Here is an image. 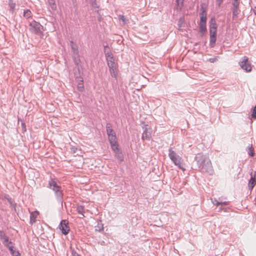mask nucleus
Wrapping results in <instances>:
<instances>
[{"instance_id": "28", "label": "nucleus", "mask_w": 256, "mask_h": 256, "mask_svg": "<svg viewBox=\"0 0 256 256\" xmlns=\"http://www.w3.org/2000/svg\"><path fill=\"white\" fill-rule=\"evenodd\" d=\"M24 16L26 18H28L32 16V12L29 10H26L24 12Z\"/></svg>"}, {"instance_id": "4", "label": "nucleus", "mask_w": 256, "mask_h": 256, "mask_svg": "<svg viewBox=\"0 0 256 256\" xmlns=\"http://www.w3.org/2000/svg\"><path fill=\"white\" fill-rule=\"evenodd\" d=\"M30 30L35 34L40 35L44 30L43 26L40 23L33 20L30 24Z\"/></svg>"}, {"instance_id": "30", "label": "nucleus", "mask_w": 256, "mask_h": 256, "mask_svg": "<svg viewBox=\"0 0 256 256\" xmlns=\"http://www.w3.org/2000/svg\"><path fill=\"white\" fill-rule=\"evenodd\" d=\"M108 65L109 68H114V66H116V64L114 62V60H108Z\"/></svg>"}, {"instance_id": "33", "label": "nucleus", "mask_w": 256, "mask_h": 256, "mask_svg": "<svg viewBox=\"0 0 256 256\" xmlns=\"http://www.w3.org/2000/svg\"><path fill=\"white\" fill-rule=\"evenodd\" d=\"M232 6L233 8H239V2L238 0L233 1Z\"/></svg>"}, {"instance_id": "24", "label": "nucleus", "mask_w": 256, "mask_h": 256, "mask_svg": "<svg viewBox=\"0 0 256 256\" xmlns=\"http://www.w3.org/2000/svg\"><path fill=\"white\" fill-rule=\"evenodd\" d=\"M105 55L106 58L107 63L108 62V60H114L112 54L110 52L105 53Z\"/></svg>"}, {"instance_id": "17", "label": "nucleus", "mask_w": 256, "mask_h": 256, "mask_svg": "<svg viewBox=\"0 0 256 256\" xmlns=\"http://www.w3.org/2000/svg\"><path fill=\"white\" fill-rule=\"evenodd\" d=\"M38 214V212H31L30 216V222L31 224L34 223L36 220V216Z\"/></svg>"}, {"instance_id": "26", "label": "nucleus", "mask_w": 256, "mask_h": 256, "mask_svg": "<svg viewBox=\"0 0 256 256\" xmlns=\"http://www.w3.org/2000/svg\"><path fill=\"white\" fill-rule=\"evenodd\" d=\"M217 28L216 24V22L214 18H212L210 20V28Z\"/></svg>"}, {"instance_id": "14", "label": "nucleus", "mask_w": 256, "mask_h": 256, "mask_svg": "<svg viewBox=\"0 0 256 256\" xmlns=\"http://www.w3.org/2000/svg\"><path fill=\"white\" fill-rule=\"evenodd\" d=\"M58 185L57 184V182L56 179L50 178V180L48 182V187L50 189H53L55 188Z\"/></svg>"}, {"instance_id": "34", "label": "nucleus", "mask_w": 256, "mask_h": 256, "mask_svg": "<svg viewBox=\"0 0 256 256\" xmlns=\"http://www.w3.org/2000/svg\"><path fill=\"white\" fill-rule=\"evenodd\" d=\"M252 116V118H256V106L254 107Z\"/></svg>"}, {"instance_id": "23", "label": "nucleus", "mask_w": 256, "mask_h": 256, "mask_svg": "<svg viewBox=\"0 0 256 256\" xmlns=\"http://www.w3.org/2000/svg\"><path fill=\"white\" fill-rule=\"evenodd\" d=\"M48 2L51 8L55 10H56V0H48Z\"/></svg>"}, {"instance_id": "1", "label": "nucleus", "mask_w": 256, "mask_h": 256, "mask_svg": "<svg viewBox=\"0 0 256 256\" xmlns=\"http://www.w3.org/2000/svg\"><path fill=\"white\" fill-rule=\"evenodd\" d=\"M194 160L196 162L198 168L202 172H205L210 175L213 174L214 170L210 160L208 156L200 153L196 154Z\"/></svg>"}, {"instance_id": "5", "label": "nucleus", "mask_w": 256, "mask_h": 256, "mask_svg": "<svg viewBox=\"0 0 256 256\" xmlns=\"http://www.w3.org/2000/svg\"><path fill=\"white\" fill-rule=\"evenodd\" d=\"M248 57L244 56L242 58V60L239 62L240 66L246 72L252 71V66L248 62Z\"/></svg>"}, {"instance_id": "42", "label": "nucleus", "mask_w": 256, "mask_h": 256, "mask_svg": "<svg viewBox=\"0 0 256 256\" xmlns=\"http://www.w3.org/2000/svg\"><path fill=\"white\" fill-rule=\"evenodd\" d=\"M100 18H101V17H100V18H98V20H99V21H100Z\"/></svg>"}, {"instance_id": "13", "label": "nucleus", "mask_w": 256, "mask_h": 256, "mask_svg": "<svg viewBox=\"0 0 256 256\" xmlns=\"http://www.w3.org/2000/svg\"><path fill=\"white\" fill-rule=\"evenodd\" d=\"M216 34L210 33V44L211 47H214L216 42Z\"/></svg>"}, {"instance_id": "31", "label": "nucleus", "mask_w": 256, "mask_h": 256, "mask_svg": "<svg viewBox=\"0 0 256 256\" xmlns=\"http://www.w3.org/2000/svg\"><path fill=\"white\" fill-rule=\"evenodd\" d=\"M248 153L252 156H254V148L252 146V144L250 145V146L248 148Z\"/></svg>"}, {"instance_id": "27", "label": "nucleus", "mask_w": 256, "mask_h": 256, "mask_svg": "<svg viewBox=\"0 0 256 256\" xmlns=\"http://www.w3.org/2000/svg\"><path fill=\"white\" fill-rule=\"evenodd\" d=\"M177 9L181 10L184 6V0H176Z\"/></svg>"}, {"instance_id": "3", "label": "nucleus", "mask_w": 256, "mask_h": 256, "mask_svg": "<svg viewBox=\"0 0 256 256\" xmlns=\"http://www.w3.org/2000/svg\"><path fill=\"white\" fill-rule=\"evenodd\" d=\"M168 152V156L174 164L178 166L180 169L184 170L185 168H184L182 162V158L178 155L172 148H170Z\"/></svg>"}, {"instance_id": "20", "label": "nucleus", "mask_w": 256, "mask_h": 256, "mask_svg": "<svg viewBox=\"0 0 256 256\" xmlns=\"http://www.w3.org/2000/svg\"><path fill=\"white\" fill-rule=\"evenodd\" d=\"M200 31L202 33L201 36H203L204 33L206 31V24L200 23Z\"/></svg>"}, {"instance_id": "6", "label": "nucleus", "mask_w": 256, "mask_h": 256, "mask_svg": "<svg viewBox=\"0 0 256 256\" xmlns=\"http://www.w3.org/2000/svg\"><path fill=\"white\" fill-rule=\"evenodd\" d=\"M68 224V222L66 220H62L59 226L60 229L62 230V233L65 235L67 234L70 231V228Z\"/></svg>"}, {"instance_id": "15", "label": "nucleus", "mask_w": 256, "mask_h": 256, "mask_svg": "<svg viewBox=\"0 0 256 256\" xmlns=\"http://www.w3.org/2000/svg\"><path fill=\"white\" fill-rule=\"evenodd\" d=\"M78 90L80 92H82L84 89L82 78H78Z\"/></svg>"}, {"instance_id": "16", "label": "nucleus", "mask_w": 256, "mask_h": 256, "mask_svg": "<svg viewBox=\"0 0 256 256\" xmlns=\"http://www.w3.org/2000/svg\"><path fill=\"white\" fill-rule=\"evenodd\" d=\"M8 248L10 250L11 254H12V256H20V252L18 251H16L14 246H8Z\"/></svg>"}, {"instance_id": "18", "label": "nucleus", "mask_w": 256, "mask_h": 256, "mask_svg": "<svg viewBox=\"0 0 256 256\" xmlns=\"http://www.w3.org/2000/svg\"><path fill=\"white\" fill-rule=\"evenodd\" d=\"M106 132L108 136L115 134L112 128V126L110 124H107L106 126Z\"/></svg>"}, {"instance_id": "9", "label": "nucleus", "mask_w": 256, "mask_h": 256, "mask_svg": "<svg viewBox=\"0 0 256 256\" xmlns=\"http://www.w3.org/2000/svg\"><path fill=\"white\" fill-rule=\"evenodd\" d=\"M202 12L200 13V23L206 24V12L203 6L201 8Z\"/></svg>"}, {"instance_id": "25", "label": "nucleus", "mask_w": 256, "mask_h": 256, "mask_svg": "<svg viewBox=\"0 0 256 256\" xmlns=\"http://www.w3.org/2000/svg\"><path fill=\"white\" fill-rule=\"evenodd\" d=\"M4 242L3 244H4L6 246H8L9 244H12L11 241H9V238L7 236H6L4 238Z\"/></svg>"}, {"instance_id": "39", "label": "nucleus", "mask_w": 256, "mask_h": 256, "mask_svg": "<svg viewBox=\"0 0 256 256\" xmlns=\"http://www.w3.org/2000/svg\"><path fill=\"white\" fill-rule=\"evenodd\" d=\"M254 14L256 15V6L254 8Z\"/></svg>"}, {"instance_id": "29", "label": "nucleus", "mask_w": 256, "mask_h": 256, "mask_svg": "<svg viewBox=\"0 0 256 256\" xmlns=\"http://www.w3.org/2000/svg\"><path fill=\"white\" fill-rule=\"evenodd\" d=\"M119 20H122L124 24H126L128 22V20L122 15L119 16Z\"/></svg>"}, {"instance_id": "37", "label": "nucleus", "mask_w": 256, "mask_h": 256, "mask_svg": "<svg viewBox=\"0 0 256 256\" xmlns=\"http://www.w3.org/2000/svg\"><path fill=\"white\" fill-rule=\"evenodd\" d=\"M222 0H216V4L219 6H220Z\"/></svg>"}, {"instance_id": "38", "label": "nucleus", "mask_w": 256, "mask_h": 256, "mask_svg": "<svg viewBox=\"0 0 256 256\" xmlns=\"http://www.w3.org/2000/svg\"><path fill=\"white\" fill-rule=\"evenodd\" d=\"M10 8L13 10L14 9L15 4H10Z\"/></svg>"}, {"instance_id": "40", "label": "nucleus", "mask_w": 256, "mask_h": 256, "mask_svg": "<svg viewBox=\"0 0 256 256\" xmlns=\"http://www.w3.org/2000/svg\"><path fill=\"white\" fill-rule=\"evenodd\" d=\"M221 204V203L218 202H216V204L217 206H218V204Z\"/></svg>"}, {"instance_id": "21", "label": "nucleus", "mask_w": 256, "mask_h": 256, "mask_svg": "<svg viewBox=\"0 0 256 256\" xmlns=\"http://www.w3.org/2000/svg\"><path fill=\"white\" fill-rule=\"evenodd\" d=\"M110 75L112 77L116 78L117 76L116 66L109 68Z\"/></svg>"}, {"instance_id": "32", "label": "nucleus", "mask_w": 256, "mask_h": 256, "mask_svg": "<svg viewBox=\"0 0 256 256\" xmlns=\"http://www.w3.org/2000/svg\"><path fill=\"white\" fill-rule=\"evenodd\" d=\"M77 211L80 214H81L82 216H84V215L83 214L84 213V208L82 206H78L77 208Z\"/></svg>"}, {"instance_id": "19", "label": "nucleus", "mask_w": 256, "mask_h": 256, "mask_svg": "<svg viewBox=\"0 0 256 256\" xmlns=\"http://www.w3.org/2000/svg\"><path fill=\"white\" fill-rule=\"evenodd\" d=\"M240 10L239 8H232V20H235L237 18L238 16Z\"/></svg>"}, {"instance_id": "22", "label": "nucleus", "mask_w": 256, "mask_h": 256, "mask_svg": "<svg viewBox=\"0 0 256 256\" xmlns=\"http://www.w3.org/2000/svg\"><path fill=\"white\" fill-rule=\"evenodd\" d=\"M256 184V181L255 179L254 178H252V176L250 180H249V182H248L249 189L252 190L254 188V186Z\"/></svg>"}, {"instance_id": "2", "label": "nucleus", "mask_w": 256, "mask_h": 256, "mask_svg": "<svg viewBox=\"0 0 256 256\" xmlns=\"http://www.w3.org/2000/svg\"><path fill=\"white\" fill-rule=\"evenodd\" d=\"M168 152V156L174 164L178 166L180 169L184 170L185 168H184L182 162V158L178 155L172 148H170Z\"/></svg>"}, {"instance_id": "11", "label": "nucleus", "mask_w": 256, "mask_h": 256, "mask_svg": "<svg viewBox=\"0 0 256 256\" xmlns=\"http://www.w3.org/2000/svg\"><path fill=\"white\" fill-rule=\"evenodd\" d=\"M55 192V194L58 199H62V192L61 190V187L59 186H57L55 188L52 189Z\"/></svg>"}, {"instance_id": "10", "label": "nucleus", "mask_w": 256, "mask_h": 256, "mask_svg": "<svg viewBox=\"0 0 256 256\" xmlns=\"http://www.w3.org/2000/svg\"><path fill=\"white\" fill-rule=\"evenodd\" d=\"M147 126H148L146 125L144 127V130L142 134V139L143 140H150L151 138V133L148 131Z\"/></svg>"}, {"instance_id": "12", "label": "nucleus", "mask_w": 256, "mask_h": 256, "mask_svg": "<svg viewBox=\"0 0 256 256\" xmlns=\"http://www.w3.org/2000/svg\"><path fill=\"white\" fill-rule=\"evenodd\" d=\"M112 150L114 151L116 156L117 158L120 161L122 162L123 161V155L122 153L120 151L118 147L116 148V149H112Z\"/></svg>"}, {"instance_id": "36", "label": "nucleus", "mask_w": 256, "mask_h": 256, "mask_svg": "<svg viewBox=\"0 0 256 256\" xmlns=\"http://www.w3.org/2000/svg\"><path fill=\"white\" fill-rule=\"evenodd\" d=\"M4 232L0 230V238L2 239H3V238L6 236Z\"/></svg>"}, {"instance_id": "41", "label": "nucleus", "mask_w": 256, "mask_h": 256, "mask_svg": "<svg viewBox=\"0 0 256 256\" xmlns=\"http://www.w3.org/2000/svg\"><path fill=\"white\" fill-rule=\"evenodd\" d=\"M94 6H96V2L94 3V4H93Z\"/></svg>"}, {"instance_id": "35", "label": "nucleus", "mask_w": 256, "mask_h": 256, "mask_svg": "<svg viewBox=\"0 0 256 256\" xmlns=\"http://www.w3.org/2000/svg\"><path fill=\"white\" fill-rule=\"evenodd\" d=\"M216 28H210V33L212 34L214 32V34H216Z\"/></svg>"}, {"instance_id": "8", "label": "nucleus", "mask_w": 256, "mask_h": 256, "mask_svg": "<svg viewBox=\"0 0 256 256\" xmlns=\"http://www.w3.org/2000/svg\"><path fill=\"white\" fill-rule=\"evenodd\" d=\"M70 42L71 44L70 46H71V48H72V52L74 56V57L75 62L76 64H78L77 60H76V56H78V46L72 41H70Z\"/></svg>"}, {"instance_id": "7", "label": "nucleus", "mask_w": 256, "mask_h": 256, "mask_svg": "<svg viewBox=\"0 0 256 256\" xmlns=\"http://www.w3.org/2000/svg\"><path fill=\"white\" fill-rule=\"evenodd\" d=\"M108 140L110 141L111 147L112 149H116V147H118V144L116 140V137L115 134L108 136Z\"/></svg>"}]
</instances>
